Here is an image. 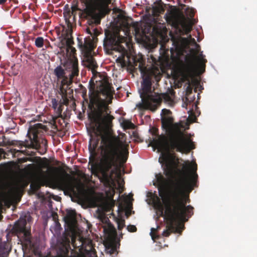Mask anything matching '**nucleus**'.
<instances>
[{
	"instance_id": "f257e3e1",
	"label": "nucleus",
	"mask_w": 257,
	"mask_h": 257,
	"mask_svg": "<svg viewBox=\"0 0 257 257\" xmlns=\"http://www.w3.org/2000/svg\"><path fill=\"white\" fill-rule=\"evenodd\" d=\"M171 110L163 109L161 113L162 127L166 130L167 136L161 135L158 139H155L153 142L159 147L166 153L163 156V159L166 164V175H172L177 166L175 160V155L170 152L176 150L181 153H189L195 148L193 142L187 138L181 131L183 127L182 123H174V118L171 115Z\"/></svg>"
},
{
	"instance_id": "f03ea898",
	"label": "nucleus",
	"mask_w": 257,
	"mask_h": 257,
	"mask_svg": "<svg viewBox=\"0 0 257 257\" xmlns=\"http://www.w3.org/2000/svg\"><path fill=\"white\" fill-rule=\"evenodd\" d=\"M101 158L99 164L90 160L89 165L92 174L98 176L100 181L108 184L113 181V175L116 174L118 162L120 158L123 163L126 161L128 152L126 147L117 137L109 133L101 135Z\"/></svg>"
},
{
	"instance_id": "7ed1b4c3",
	"label": "nucleus",
	"mask_w": 257,
	"mask_h": 257,
	"mask_svg": "<svg viewBox=\"0 0 257 257\" xmlns=\"http://www.w3.org/2000/svg\"><path fill=\"white\" fill-rule=\"evenodd\" d=\"M197 177L195 172L189 178L188 173L185 176H180L172 181L170 196L165 202L168 213L166 216L171 224L175 220L186 222L193 215L194 208L191 205L186 206L190 200L189 195L185 194V191L189 190V193L192 190Z\"/></svg>"
},
{
	"instance_id": "20e7f679",
	"label": "nucleus",
	"mask_w": 257,
	"mask_h": 257,
	"mask_svg": "<svg viewBox=\"0 0 257 257\" xmlns=\"http://www.w3.org/2000/svg\"><path fill=\"white\" fill-rule=\"evenodd\" d=\"M114 90L107 79H103L96 90H89V118L95 123L93 130L100 135L108 131L114 117L110 114L108 104L111 103Z\"/></svg>"
},
{
	"instance_id": "39448f33",
	"label": "nucleus",
	"mask_w": 257,
	"mask_h": 257,
	"mask_svg": "<svg viewBox=\"0 0 257 257\" xmlns=\"http://www.w3.org/2000/svg\"><path fill=\"white\" fill-rule=\"evenodd\" d=\"M135 65L143 74L141 89L139 90L142 102L137 104V106L141 110L149 109L155 111L162 103V97L161 94L154 92L152 86L155 80L158 82L160 80L161 76L156 75L152 70H147L142 61L137 62Z\"/></svg>"
},
{
	"instance_id": "423d86ee",
	"label": "nucleus",
	"mask_w": 257,
	"mask_h": 257,
	"mask_svg": "<svg viewBox=\"0 0 257 257\" xmlns=\"http://www.w3.org/2000/svg\"><path fill=\"white\" fill-rule=\"evenodd\" d=\"M186 13L190 18H186L183 14L176 11H170L165 15V19L168 24L178 30L181 35H188L192 29V26L196 23L194 17L195 11L192 8H187Z\"/></svg>"
},
{
	"instance_id": "0eeeda50",
	"label": "nucleus",
	"mask_w": 257,
	"mask_h": 257,
	"mask_svg": "<svg viewBox=\"0 0 257 257\" xmlns=\"http://www.w3.org/2000/svg\"><path fill=\"white\" fill-rule=\"evenodd\" d=\"M163 155H162V156L159 158V162L161 164L164 165L165 166L164 168L165 175L167 177L172 179L170 181V189L168 190L166 187V179L165 178V177L161 174H157L156 175V183L157 184V185L158 186V188L159 190V195L162 198L163 201L165 202L167 200V197L168 196H170V192L172 189V181L173 180H175L176 179L179 178L180 176H185L188 172L190 166L184 165L183 170L178 169V166L179 164V160L178 158H176V156H175V160L177 162V166L176 169H175V170H174L172 175H167L166 164L163 159Z\"/></svg>"
},
{
	"instance_id": "6e6552de",
	"label": "nucleus",
	"mask_w": 257,
	"mask_h": 257,
	"mask_svg": "<svg viewBox=\"0 0 257 257\" xmlns=\"http://www.w3.org/2000/svg\"><path fill=\"white\" fill-rule=\"evenodd\" d=\"M125 38L120 36L119 33L107 30L105 32L103 40V48L107 53H111L114 51L120 53L117 58L122 63H125V57L127 55V50L121 45L124 41Z\"/></svg>"
},
{
	"instance_id": "1a4fd4ad",
	"label": "nucleus",
	"mask_w": 257,
	"mask_h": 257,
	"mask_svg": "<svg viewBox=\"0 0 257 257\" xmlns=\"http://www.w3.org/2000/svg\"><path fill=\"white\" fill-rule=\"evenodd\" d=\"M96 1L99 7L98 12L96 9L90 7L85 9L82 13L83 17L87 20V24L92 27L94 25L100 24L101 19L109 14L110 11L108 6L111 0Z\"/></svg>"
},
{
	"instance_id": "9d476101",
	"label": "nucleus",
	"mask_w": 257,
	"mask_h": 257,
	"mask_svg": "<svg viewBox=\"0 0 257 257\" xmlns=\"http://www.w3.org/2000/svg\"><path fill=\"white\" fill-rule=\"evenodd\" d=\"M48 128L42 123H36L31 126L28 131V136L30 139V144L28 141H16L13 143V145L18 146L20 149L22 147H29L30 146L40 147L42 143L45 145L47 144V141L43 138L44 134L47 131Z\"/></svg>"
},
{
	"instance_id": "9b49d317",
	"label": "nucleus",
	"mask_w": 257,
	"mask_h": 257,
	"mask_svg": "<svg viewBox=\"0 0 257 257\" xmlns=\"http://www.w3.org/2000/svg\"><path fill=\"white\" fill-rule=\"evenodd\" d=\"M66 69H69L71 71L69 77L65 76L64 78H61L60 81V91L63 95H66V88H68L72 83L73 79L74 77L79 75L78 61L77 58L74 57L71 59L70 61L66 64Z\"/></svg>"
},
{
	"instance_id": "f8f14e48",
	"label": "nucleus",
	"mask_w": 257,
	"mask_h": 257,
	"mask_svg": "<svg viewBox=\"0 0 257 257\" xmlns=\"http://www.w3.org/2000/svg\"><path fill=\"white\" fill-rule=\"evenodd\" d=\"M27 221L25 219H20L14 225V229L15 230L18 236L22 235L23 240L26 242L27 245H29L31 249L33 250L35 255L39 254V252L37 249L35 245L31 240V231L26 228Z\"/></svg>"
},
{
	"instance_id": "ddd939ff",
	"label": "nucleus",
	"mask_w": 257,
	"mask_h": 257,
	"mask_svg": "<svg viewBox=\"0 0 257 257\" xmlns=\"http://www.w3.org/2000/svg\"><path fill=\"white\" fill-rule=\"evenodd\" d=\"M154 206L155 208L160 212V216L163 217L164 219L166 220L167 223V229L165 230L163 233L162 235L164 236L168 237L169 236L171 233L172 232V230L174 229V223L177 221H180L179 220H174L172 223L171 224V222L167 217V215H168V213L167 212V210L165 211H164V208L163 205L161 202V200L159 197L157 196H156V199H154L153 201Z\"/></svg>"
},
{
	"instance_id": "4468645a",
	"label": "nucleus",
	"mask_w": 257,
	"mask_h": 257,
	"mask_svg": "<svg viewBox=\"0 0 257 257\" xmlns=\"http://www.w3.org/2000/svg\"><path fill=\"white\" fill-rule=\"evenodd\" d=\"M22 191L23 188L21 185L16 183L10 186L8 193L11 198L15 199L21 197Z\"/></svg>"
},
{
	"instance_id": "2eb2a0df",
	"label": "nucleus",
	"mask_w": 257,
	"mask_h": 257,
	"mask_svg": "<svg viewBox=\"0 0 257 257\" xmlns=\"http://www.w3.org/2000/svg\"><path fill=\"white\" fill-rule=\"evenodd\" d=\"M178 44L180 45L182 47L187 48L188 47L191 43H193L195 45L196 48V53H198L199 51L200 50V46L198 44H197L195 41L194 38H192L191 36L190 35L188 38H183L180 37L178 40Z\"/></svg>"
},
{
	"instance_id": "dca6fc26",
	"label": "nucleus",
	"mask_w": 257,
	"mask_h": 257,
	"mask_svg": "<svg viewBox=\"0 0 257 257\" xmlns=\"http://www.w3.org/2000/svg\"><path fill=\"white\" fill-rule=\"evenodd\" d=\"M11 250L8 240L3 241L2 238H0V257H8Z\"/></svg>"
},
{
	"instance_id": "f3484780",
	"label": "nucleus",
	"mask_w": 257,
	"mask_h": 257,
	"mask_svg": "<svg viewBox=\"0 0 257 257\" xmlns=\"http://www.w3.org/2000/svg\"><path fill=\"white\" fill-rule=\"evenodd\" d=\"M54 74L56 76L57 81L66 76L65 69L60 65L57 66L54 69Z\"/></svg>"
},
{
	"instance_id": "a211bd4d",
	"label": "nucleus",
	"mask_w": 257,
	"mask_h": 257,
	"mask_svg": "<svg viewBox=\"0 0 257 257\" xmlns=\"http://www.w3.org/2000/svg\"><path fill=\"white\" fill-rule=\"evenodd\" d=\"M193 67V62L190 61L186 64H183L181 66V70L184 74L188 75L192 72Z\"/></svg>"
},
{
	"instance_id": "6ab92c4d",
	"label": "nucleus",
	"mask_w": 257,
	"mask_h": 257,
	"mask_svg": "<svg viewBox=\"0 0 257 257\" xmlns=\"http://www.w3.org/2000/svg\"><path fill=\"white\" fill-rule=\"evenodd\" d=\"M72 15H72L71 10L67 11L66 9L64 10L63 16L65 18L66 24H67L69 29L72 28V22L70 20V19L71 18V16Z\"/></svg>"
},
{
	"instance_id": "aec40b11",
	"label": "nucleus",
	"mask_w": 257,
	"mask_h": 257,
	"mask_svg": "<svg viewBox=\"0 0 257 257\" xmlns=\"http://www.w3.org/2000/svg\"><path fill=\"white\" fill-rule=\"evenodd\" d=\"M150 132L151 133L152 135L153 136L157 137V139H158L159 137L161 136V135H159V134H158V130L157 128H154V127H152V128L150 129ZM155 139H157V138H153V140H151V141L150 142V145H151L152 146L155 147L159 149L160 150L163 151V152H164V153H162V155H164V154H166V151H164L162 149L160 148L159 147L155 145V144H154V143L153 142V141Z\"/></svg>"
},
{
	"instance_id": "412c9836",
	"label": "nucleus",
	"mask_w": 257,
	"mask_h": 257,
	"mask_svg": "<svg viewBox=\"0 0 257 257\" xmlns=\"http://www.w3.org/2000/svg\"><path fill=\"white\" fill-rule=\"evenodd\" d=\"M192 88L190 86H188L186 89V97L185 98V100L184 103L183 104V107H187V105L189 103H191L193 99H189L188 96L190 94L192 93Z\"/></svg>"
},
{
	"instance_id": "4be33fe9",
	"label": "nucleus",
	"mask_w": 257,
	"mask_h": 257,
	"mask_svg": "<svg viewBox=\"0 0 257 257\" xmlns=\"http://www.w3.org/2000/svg\"><path fill=\"white\" fill-rule=\"evenodd\" d=\"M86 63L87 64V67L93 70H94L98 67L96 61L92 57L88 58L86 60Z\"/></svg>"
},
{
	"instance_id": "5701e85b",
	"label": "nucleus",
	"mask_w": 257,
	"mask_h": 257,
	"mask_svg": "<svg viewBox=\"0 0 257 257\" xmlns=\"http://www.w3.org/2000/svg\"><path fill=\"white\" fill-rule=\"evenodd\" d=\"M6 138L5 136H3L2 138H0V146H5L7 145V143L5 142ZM6 153L5 152L4 150L3 149L0 148V160L2 158V157L5 158V155Z\"/></svg>"
},
{
	"instance_id": "b1692460",
	"label": "nucleus",
	"mask_w": 257,
	"mask_h": 257,
	"mask_svg": "<svg viewBox=\"0 0 257 257\" xmlns=\"http://www.w3.org/2000/svg\"><path fill=\"white\" fill-rule=\"evenodd\" d=\"M75 216V211L70 210L67 211L66 216L64 217V219L65 221H71L74 218Z\"/></svg>"
},
{
	"instance_id": "393cba45",
	"label": "nucleus",
	"mask_w": 257,
	"mask_h": 257,
	"mask_svg": "<svg viewBox=\"0 0 257 257\" xmlns=\"http://www.w3.org/2000/svg\"><path fill=\"white\" fill-rule=\"evenodd\" d=\"M97 144H98L97 141L94 142V143H92L91 139L90 140L88 149H89V152L91 155L95 154V150L97 146Z\"/></svg>"
},
{
	"instance_id": "a878e982",
	"label": "nucleus",
	"mask_w": 257,
	"mask_h": 257,
	"mask_svg": "<svg viewBox=\"0 0 257 257\" xmlns=\"http://www.w3.org/2000/svg\"><path fill=\"white\" fill-rule=\"evenodd\" d=\"M35 44L36 47L38 48H42L44 46V39L43 37H37L35 42Z\"/></svg>"
},
{
	"instance_id": "bb28decb",
	"label": "nucleus",
	"mask_w": 257,
	"mask_h": 257,
	"mask_svg": "<svg viewBox=\"0 0 257 257\" xmlns=\"http://www.w3.org/2000/svg\"><path fill=\"white\" fill-rule=\"evenodd\" d=\"M86 32L91 36H97L98 34V30L96 28H93V27L90 28L88 27L86 29Z\"/></svg>"
},
{
	"instance_id": "cd10ccee",
	"label": "nucleus",
	"mask_w": 257,
	"mask_h": 257,
	"mask_svg": "<svg viewBox=\"0 0 257 257\" xmlns=\"http://www.w3.org/2000/svg\"><path fill=\"white\" fill-rule=\"evenodd\" d=\"M74 42L72 38H68L66 41V45L67 47V49H72V51H75V48L72 47V45L73 44Z\"/></svg>"
},
{
	"instance_id": "c85d7f7f",
	"label": "nucleus",
	"mask_w": 257,
	"mask_h": 257,
	"mask_svg": "<svg viewBox=\"0 0 257 257\" xmlns=\"http://www.w3.org/2000/svg\"><path fill=\"white\" fill-rule=\"evenodd\" d=\"M62 241L63 245H69L70 243V239L68 236H67L65 234L63 236L62 238Z\"/></svg>"
},
{
	"instance_id": "c756f323",
	"label": "nucleus",
	"mask_w": 257,
	"mask_h": 257,
	"mask_svg": "<svg viewBox=\"0 0 257 257\" xmlns=\"http://www.w3.org/2000/svg\"><path fill=\"white\" fill-rule=\"evenodd\" d=\"M125 226V221L123 219L119 220L117 221L118 229L121 230Z\"/></svg>"
},
{
	"instance_id": "7c9ffc66",
	"label": "nucleus",
	"mask_w": 257,
	"mask_h": 257,
	"mask_svg": "<svg viewBox=\"0 0 257 257\" xmlns=\"http://www.w3.org/2000/svg\"><path fill=\"white\" fill-rule=\"evenodd\" d=\"M57 183L58 185L61 186L62 187H63L65 188H68L69 187V185L66 183L63 180H58L57 181Z\"/></svg>"
},
{
	"instance_id": "2f4dec72",
	"label": "nucleus",
	"mask_w": 257,
	"mask_h": 257,
	"mask_svg": "<svg viewBox=\"0 0 257 257\" xmlns=\"http://www.w3.org/2000/svg\"><path fill=\"white\" fill-rule=\"evenodd\" d=\"M127 229L131 232H135L137 231V228L135 225H129L127 227Z\"/></svg>"
},
{
	"instance_id": "473e14b6",
	"label": "nucleus",
	"mask_w": 257,
	"mask_h": 257,
	"mask_svg": "<svg viewBox=\"0 0 257 257\" xmlns=\"http://www.w3.org/2000/svg\"><path fill=\"white\" fill-rule=\"evenodd\" d=\"M156 231V229L154 228H151V231L150 232V235L152 237V238L153 240L157 239L159 238V236L158 235H155L154 232Z\"/></svg>"
},
{
	"instance_id": "72a5a7b5",
	"label": "nucleus",
	"mask_w": 257,
	"mask_h": 257,
	"mask_svg": "<svg viewBox=\"0 0 257 257\" xmlns=\"http://www.w3.org/2000/svg\"><path fill=\"white\" fill-rule=\"evenodd\" d=\"M71 12L72 13V15H73V16H75V15H76V11L77 10H78V8L77 6H76V5H73L71 7Z\"/></svg>"
},
{
	"instance_id": "f704fd0d",
	"label": "nucleus",
	"mask_w": 257,
	"mask_h": 257,
	"mask_svg": "<svg viewBox=\"0 0 257 257\" xmlns=\"http://www.w3.org/2000/svg\"><path fill=\"white\" fill-rule=\"evenodd\" d=\"M52 105L53 108L55 109H56L57 107L59 106L57 100L56 99H52Z\"/></svg>"
},
{
	"instance_id": "c9c22d12",
	"label": "nucleus",
	"mask_w": 257,
	"mask_h": 257,
	"mask_svg": "<svg viewBox=\"0 0 257 257\" xmlns=\"http://www.w3.org/2000/svg\"><path fill=\"white\" fill-rule=\"evenodd\" d=\"M163 97L167 101H171L172 100V98H171V96L168 94H164Z\"/></svg>"
},
{
	"instance_id": "e433bc0d",
	"label": "nucleus",
	"mask_w": 257,
	"mask_h": 257,
	"mask_svg": "<svg viewBox=\"0 0 257 257\" xmlns=\"http://www.w3.org/2000/svg\"><path fill=\"white\" fill-rule=\"evenodd\" d=\"M62 105H59L57 108V111L60 114L61 113L62 111Z\"/></svg>"
},
{
	"instance_id": "4c0bfd02",
	"label": "nucleus",
	"mask_w": 257,
	"mask_h": 257,
	"mask_svg": "<svg viewBox=\"0 0 257 257\" xmlns=\"http://www.w3.org/2000/svg\"><path fill=\"white\" fill-rule=\"evenodd\" d=\"M12 153L14 156H16V153L19 152V150H16V149L12 150H11Z\"/></svg>"
},
{
	"instance_id": "58836bf2",
	"label": "nucleus",
	"mask_w": 257,
	"mask_h": 257,
	"mask_svg": "<svg viewBox=\"0 0 257 257\" xmlns=\"http://www.w3.org/2000/svg\"><path fill=\"white\" fill-rule=\"evenodd\" d=\"M133 124L130 122V121H127L126 122V124H125V126H126L127 127H130V125H133Z\"/></svg>"
},
{
	"instance_id": "ea45409f",
	"label": "nucleus",
	"mask_w": 257,
	"mask_h": 257,
	"mask_svg": "<svg viewBox=\"0 0 257 257\" xmlns=\"http://www.w3.org/2000/svg\"><path fill=\"white\" fill-rule=\"evenodd\" d=\"M115 249H116L115 247H112L110 250V254L113 253L114 252Z\"/></svg>"
},
{
	"instance_id": "a19ab883",
	"label": "nucleus",
	"mask_w": 257,
	"mask_h": 257,
	"mask_svg": "<svg viewBox=\"0 0 257 257\" xmlns=\"http://www.w3.org/2000/svg\"><path fill=\"white\" fill-rule=\"evenodd\" d=\"M7 0H0V5H4Z\"/></svg>"
},
{
	"instance_id": "79ce46f5",
	"label": "nucleus",
	"mask_w": 257,
	"mask_h": 257,
	"mask_svg": "<svg viewBox=\"0 0 257 257\" xmlns=\"http://www.w3.org/2000/svg\"><path fill=\"white\" fill-rule=\"evenodd\" d=\"M65 9L67 11L70 10V9L69 8V6L68 5H66L64 6V10H65Z\"/></svg>"
},
{
	"instance_id": "37998d69",
	"label": "nucleus",
	"mask_w": 257,
	"mask_h": 257,
	"mask_svg": "<svg viewBox=\"0 0 257 257\" xmlns=\"http://www.w3.org/2000/svg\"><path fill=\"white\" fill-rule=\"evenodd\" d=\"M170 93L172 96H174L175 94V92L173 90H170Z\"/></svg>"
},
{
	"instance_id": "c03bdc74",
	"label": "nucleus",
	"mask_w": 257,
	"mask_h": 257,
	"mask_svg": "<svg viewBox=\"0 0 257 257\" xmlns=\"http://www.w3.org/2000/svg\"><path fill=\"white\" fill-rule=\"evenodd\" d=\"M202 61H203V62L204 63H206V62H207V60H205V59H203V60H202Z\"/></svg>"
},
{
	"instance_id": "a18cd8bd",
	"label": "nucleus",
	"mask_w": 257,
	"mask_h": 257,
	"mask_svg": "<svg viewBox=\"0 0 257 257\" xmlns=\"http://www.w3.org/2000/svg\"><path fill=\"white\" fill-rule=\"evenodd\" d=\"M195 165L196 166V164H195ZM197 170V167L196 166L195 168H194V171L196 172Z\"/></svg>"
},
{
	"instance_id": "49530a36",
	"label": "nucleus",
	"mask_w": 257,
	"mask_h": 257,
	"mask_svg": "<svg viewBox=\"0 0 257 257\" xmlns=\"http://www.w3.org/2000/svg\"><path fill=\"white\" fill-rule=\"evenodd\" d=\"M34 27V29L35 30H37V27L36 26H35Z\"/></svg>"
},
{
	"instance_id": "de8ad7c7",
	"label": "nucleus",
	"mask_w": 257,
	"mask_h": 257,
	"mask_svg": "<svg viewBox=\"0 0 257 257\" xmlns=\"http://www.w3.org/2000/svg\"><path fill=\"white\" fill-rule=\"evenodd\" d=\"M53 121H54V123H56L55 119H54V118H53Z\"/></svg>"
},
{
	"instance_id": "09e8293b",
	"label": "nucleus",
	"mask_w": 257,
	"mask_h": 257,
	"mask_svg": "<svg viewBox=\"0 0 257 257\" xmlns=\"http://www.w3.org/2000/svg\"><path fill=\"white\" fill-rule=\"evenodd\" d=\"M202 54H200V57H202Z\"/></svg>"
}]
</instances>
